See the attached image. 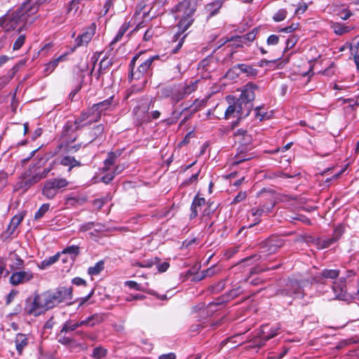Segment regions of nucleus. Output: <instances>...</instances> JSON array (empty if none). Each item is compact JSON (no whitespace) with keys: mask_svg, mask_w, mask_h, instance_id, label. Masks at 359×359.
Wrapping results in <instances>:
<instances>
[{"mask_svg":"<svg viewBox=\"0 0 359 359\" xmlns=\"http://www.w3.org/2000/svg\"><path fill=\"white\" fill-rule=\"evenodd\" d=\"M38 7L30 1L25 2L20 8L15 11H9L0 18V25L6 32L18 29L20 32L27 23L31 24L36 18Z\"/></svg>","mask_w":359,"mask_h":359,"instance_id":"nucleus-1","label":"nucleus"},{"mask_svg":"<svg viewBox=\"0 0 359 359\" xmlns=\"http://www.w3.org/2000/svg\"><path fill=\"white\" fill-rule=\"evenodd\" d=\"M138 59V56H135L132 59L130 67L131 69L130 74L129 76V79L131 81L133 80H141V81L137 84H134L132 86V91L137 92L143 89L145 86L147 79V77L149 74L151 70L152 63L159 59V55H154L152 57H149L148 59L142 62L140 65L137 67V69L135 70V61Z\"/></svg>","mask_w":359,"mask_h":359,"instance_id":"nucleus-2","label":"nucleus"},{"mask_svg":"<svg viewBox=\"0 0 359 359\" xmlns=\"http://www.w3.org/2000/svg\"><path fill=\"white\" fill-rule=\"evenodd\" d=\"M196 6L191 0H183L178 3L171 10L175 20H179L177 26L181 34L184 32L193 23V15Z\"/></svg>","mask_w":359,"mask_h":359,"instance_id":"nucleus-3","label":"nucleus"},{"mask_svg":"<svg viewBox=\"0 0 359 359\" xmlns=\"http://www.w3.org/2000/svg\"><path fill=\"white\" fill-rule=\"evenodd\" d=\"M53 308L49 290L36 294L26 300L25 311L27 314L37 316Z\"/></svg>","mask_w":359,"mask_h":359,"instance_id":"nucleus-4","label":"nucleus"},{"mask_svg":"<svg viewBox=\"0 0 359 359\" xmlns=\"http://www.w3.org/2000/svg\"><path fill=\"white\" fill-rule=\"evenodd\" d=\"M235 142L239 144L238 154L233 164L238 165L243 161L250 160L253 158L252 154H248L247 150L252 144L253 138L252 135L245 128H239L233 132Z\"/></svg>","mask_w":359,"mask_h":359,"instance_id":"nucleus-5","label":"nucleus"},{"mask_svg":"<svg viewBox=\"0 0 359 359\" xmlns=\"http://www.w3.org/2000/svg\"><path fill=\"white\" fill-rule=\"evenodd\" d=\"M276 294L292 299H302L304 295L300 283L296 280H288L283 287L277 290Z\"/></svg>","mask_w":359,"mask_h":359,"instance_id":"nucleus-6","label":"nucleus"},{"mask_svg":"<svg viewBox=\"0 0 359 359\" xmlns=\"http://www.w3.org/2000/svg\"><path fill=\"white\" fill-rule=\"evenodd\" d=\"M69 182L65 178H52L45 182L42 194L48 199H53L59 191L68 186Z\"/></svg>","mask_w":359,"mask_h":359,"instance_id":"nucleus-7","label":"nucleus"},{"mask_svg":"<svg viewBox=\"0 0 359 359\" xmlns=\"http://www.w3.org/2000/svg\"><path fill=\"white\" fill-rule=\"evenodd\" d=\"M118 102L114 100V96H111L108 99L95 104L92 106L90 111L93 115V118L89 121L90 123L99 121L101 116L107 111L112 110Z\"/></svg>","mask_w":359,"mask_h":359,"instance_id":"nucleus-8","label":"nucleus"},{"mask_svg":"<svg viewBox=\"0 0 359 359\" xmlns=\"http://www.w3.org/2000/svg\"><path fill=\"white\" fill-rule=\"evenodd\" d=\"M161 94L164 98H170L173 104H176L185 97L184 95H183L184 93L181 85H174L162 88L161 89Z\"/></svg>","mask_w":359,"mask_h":359,"instance_id":"nucleus-9","label":"nucleus"},{"mask_svg":"<svg viewBox=\"0 0 359 359\" xmlns=\"http://www.w3.org/2000/svg\"><path fill=\"white\" fill-rule=\"evenodd\" d=\"M53 307L57 304L72 299V289L65 287H58L55 290H49Z\"/></svg>","mask_w":359,"mask_h":359,"instance_id":"nucleus-10","label":"nucleus"},{"mask_svg":"<svg viewBox=\"0 0 359 359\" xmlns=\"http://www.w3.org/2000/svg\"><path fill=\"white\" fill-rule=\"evenodd\" d=\"M96 25L95 23L90 24L86 30L75 39V47L74 49L87 46L91 41L95 34Z\"/></svg>","mask_w":359,"mask_h":359,"instance_id":"nucleus-11","label":"nucleus"},{"mask_svg":"<svg viewBox=\"0 0 359 359\" xmlns=\"http://www.w3.org/2000/svg\"><path fill=\"white\" fill-rule=\"evenodd\" d=\"M233 73L236 75H239L241 73H244L248 76H255L257 74V70L248 65L238 64L229 70L227 76H231V74Z\"/></svg>","mask_w":359,"mask_h":359,"instance_id":"nucleus-12","label":"nucleus"},{"mask_svg":"<svg viewBox=\"0 0 359 359\" xmlns=\"http://www.w3.org/2000/svg\"><path fill=\"white\" fill-rule=\"evenodd\" d=\"M257 88L256 84L248 83L245 86L241 91V94L238 97L240 100L244 102V104H250V102L254 100L255 97V90Z\"/></svg>","mask_w":359,"mask_h":359,"instance_id":"nucleus-13","label":"nucleus"},{"mask_svg":"<svg viewBox=\"0 0 359 359\" xmlns=\"http://www.w3.org/2000/svg\"><path fill=\"white\" fill-rule=\"evenodd\" d=\"M283 245V241L278 236H271L265 242L263 247V252L268 254H272Z\"/></svg>","mask_w":359,"mask_h":359,"instance_id":"nucleus-14","label":"nucleus"},{"mask_svg":"<svg viewBox=\"0 0 359 359\" xmlns=\"http://www.w3.org/2000/svg\"><path fill=\"white\" fill-rule=\"evenodd\" d=\"M33 274L30 271H22L13 273L10 277V283L13 285L24 283L30 280Z\"/></svg>","mask_w":359,"mask_h":359,"instance_id":"nucleus-15","label":"nucleus"},{"mask_svg":"<svg viewBox=\"0 0 359 359\" xmlns=\"http://www.w3.org/2000/svg\"><path fill=\"white\" fill-rule=\"evenodd\" d=\"M332 290L335 294V299L343 301L346 299L347 294L344 278H340L338 281H335L333 283Z\"/></svg>","mask_w":359,"mask_h":359,"instance_id":"nucleus-16","label":"nucleus"},{"mask_svg":"<svg viewBox=\"0 0 359 359\" xmlns=\"http://www.w3.org/2000/svg\"><path fill=\"white\" fill-rule=\"evenodd\" d=\"M233 102L236 109V114L240 116H247L249 115L251 110V104H244V102L240 100L239 98H235Z\"/></svg>","mask_w":359,"mask_h":359,"instance_id":"nucleus-17","label":"nucleus"},{"mask_svg":"<svg viewBox=\"0 0 359 359\" xmlns=\"http://www.w3.org/2000/svg\"><path fill=\"white\" fill-rule=\"evenodd\" d=\"M226 0H214L208 4L205 9L208 13V17L211 18L217 14Z\"/></svg>","mask_w":359,"mask_h":359,"instance_id":"nucleus-18","label":"nucleus"},{"mask_svg":"<svg viewBox=\"0 0 359 359\" xmlns=\"http://www.w3.org/2000/svg\"><path fill=\"white\" fill-rule=\"evenodd\" d=\"M93 118L91 111L89 112H84L74 121L75 129H80L86 126L90 125L89 123L90 119Z\"/></svg>","mask_w":359,"mask_h":359,"instance_id":"nucleus-19","label":"nucleus"},{"mask_svg":"<svg viewBox=\"0 0 359 359\" xmlns=\"http://www.w3.org/2000/svg\"><path fill=\"white\" fill-rule=\"evenodd\" d=\"M205 205V199L204 198H200L196 196L194 198L191 206V215L190 217L195 218L197 217L198 211L201 210V208Z\"/></svg>","mask_w":359,"mask_h":359,"instance_id":"nucleus-20","label":"nucleus"},{"mask_svg":"<svg viewBox=\"0 0 359 359\" xmlns=\"http://www.w3.org/2000/svg\"><path fill=\"white\" fill-rule=\"evenodd\" d=\"M15 344L16 350L20 355L23 349L28 345V338L25 334L18 333L15 338Z\"/></svg>","mask_w":359,"mask_h":359,"instance_id":"nucleus-21","label":"nucleus"},{"mask_svg":"<svg viewBox=\"0 0 359 359\" xmlns=\"http://www.w3.org/2000/svg\"><path fill=\"white\" fill-rule=\"evenodd\" d=\"M60 164L64 166L69 168V171L75 167H80L81 163L79 161H77L74 156L66 155L62 157L60 160Z\"/></svg>","mask_w":359,"mask_h":359,"instance_id":"nucleus-22","label":"nucleus"},{"mask_svg":"<svg viewBox=\"0 0 359 359\" xmlns=\"http://www.w3.org/2000/svg\"><path fill=\"white\" fill-rule=\"evenodd\" d=\"M80 253V248L77 245H71L65 248L61 252L60 255H68L71 259V264H73L76 257Z\"/></svg>","mask_w":359,"mask_h":359,"instance_id":"nucleus-23","label":"nucleus"},{"mask_svg":"<svg viewBox=\"0 0 359 359\" xmlns=\"http://www.w3.org/2000/svg\"><path fill=\"white\" fill-rule=\"evenodd\" d=\"M104 313H94L92 316L88 317L85 319L87 326L93 327L96 325H98L104 321Z\"/></svg>","mask_w":359,"mask_h":359,"instance_id":"nucleus-24","label":"nucleus"},{"mask_svg":"<svg viewBox=\"0 0 359 359\" xmlns=\"http://www.w3.org/2000/svg\"><path fill=\"white\" fill-rule=\"evenodd\" d=\"M267 325H264L262 329V339L264 341L269 340L270 339L276 337L278 334L279 327H273L269 332Z\"/></svg>","mask_w":359,"mask_h":359,"instance_id":"nucleus-25","label":"nucleus"},{"mask_svg":"<svg viewBox=\"0 0 359 359\" xmlns=\"http://www.w3.org/2000/svg\"><path fill=\"white\" fill-rule=\"evenodd\" d=\"M339 240V236L332 237L329 238L318 239L316 241V245L318 249H325L330 247Z\"/></svg>","mask_w":359,"mask_h":359,"instance_id":"nucleus-26","label":"nucleus"},{"mask_svg":"<svg viewBox=\"0 0 359 359\" xmlns=\"http://www.w3.org/2000/svg\"><path fill=\"white\" fill-rule=\"evenodd\" d=\"M234 96H227L226 100L229 104V107L225 111L224 113V118L228 119L231 116H233L235 113H236V107L233 102Z\"/></svg>","mask_w":359,"mask_h":359,"instance_id":"nucleus-27","label":"nucleus"},{"mask_svg":"<svg viewBox=\"0 0 359 359\" xmlns=\"http://www.w3.org/2000/svg\"><path fill=\"white\" fill-rule=\"evenodd\" d=\"M104 269V262L103 260L97 262L94 266H90L88 269V273L91 276H97Z\"/></svg>","mask_w":359,"mask_h":359,"instance_id":"nucleus-28","label":"nucleus"},{"mask_svg":"<svg viewBox=\"0 0 359 359\" xmlns=\"http://www.w3.org/2000/svg\"><path fill=\"white\" fill-rule=\"evenodd\" d=\"M111 65L112 62L111 61V60H109L107 58H103L102 60H101V61L100 62L97 73L95 74L96 76V79H99L100 76L102 74H104L105 71Z\"/></svg>","mask_w":359,"mask_h":359,"instance_id":"nucleus-29","label":"nucleus"},{"mask_svg":"<svg viewBox=\"0 0 359 359\" xmlns=\"http://www.w3.org/2000/svg\"><path fill=\"white\" fill-rule=\"evenodd\" d=\"M339 275V271L337 269H324L320 274V278L336 279Z\"/></svg>","mask_w":359,"mask_h":359,"instance_id":"nucleus-30","label":"nucleus"},{"mask_svg":"<svg viewBox=\"0 0 359 359\" xmlns=\"http://www.w3.org/2000/svg\"><path fill=\"white\" fill-rule=\"evenodd\" d=\"M60 256V253H57L53 256L47 257L44 259L40 264L39 268L41 269H45L47 267L51 266L52 264H55L58 259Z\"/></svg>","mask_w":359,"mask_h":359,"instance_id":"nucleus-31","label":"nucleus"},{"mask_svg":"<svg viewBox=\"0 0 359 359\" xmlns=\"http://www.w3.org/2000/svg\"><path fill=\"white\" fill-rule=\"evenodd\" d=\"M129 27H130V23L125 22L120 27L117 34L116 35L114 39L111 41L110 45L112 46L114 43L119 41L122 39L124 34L128 30Z\"/></svg>","mask_w":359,"mask_h":359,"instance_id":"nucleus-32","label":"nucleus"},{"mask_svg":"<svg viewBox=\"0 0 359 359\" xmlns=\"http://www.w3.org/2000/svg\"><path fill=\"white\" fill-rule=\"evenodd\" d=\"M250 214L252 217H254L252 219L253 224L250 225V227H251L260 222V217L263 215L264 212L263 210H262V209H260L259 208H252L250 210Z\"/></svg>","mask_w":359,"mask_h":359,"instance_id":"nucleus-33","label":"nucleus"},{"mask_svg":"<svg viewBox=\"0 0 359 359\" xmlns=\"http://www.w3.org/2000/svg\"><path fill=\"white\" fill-rule=\"evenodd\" d=\"M198 82V81H191L189 83L181 86L184 93L183 95L187 97L194 92L197 89Z\"/></svg>","mask_w":359,"mask_h":359,"instance_id":"nucleus-34","label":"nucleus"},{"mask_svg":"<svg viewBox=\"0 0 359 359\" xmlns=\"http://www.w3.org/2000/svg\"><path fill=\"white\" fill-rule=\"evenodd\" d=\"M103 132L104 126L102 124H99L96 126L95 128H93V129L91 130L90 133V140H89L88 143L93 142L95 139L101 136Z\"/></svg>","mask_w":359,"mask_h":359,"instance_id":"nucleus-35","label":"nucleus"},{"mask_svg":"<svg viewBox=\"0 0 359 359\" xmlns=\"http://www.w3.org/2000/svg\"><path fill=\"white\" fill-rule=\"evenodd\" d=\"M13 263L11 264L12 270L20 269L23 266L24 261L16 254L11 255Z\"/></svg>","mask_w":359,"mask_h":359,"instance_id":"nucleus-36","label":"nucleus"},{"mask_svg":"<svg viewBox=\"0 0 359 359\" xmlns=\"http://www.w3.org/2000/svg\"><path fill=\"white\" fill-rule=\"evenodd\" d=\"M107 354V350L102 346L95 347L92 353V357L95 359H102Z\"/></svg>","mask_w":359,"mask_h":359,"instance_id":"nucleus-37","label":"nucleus"},{"mask_svg":"<svg viewBox=\"0 0 359 359\" xmlns=\"http://www.w3.org/2000/svg\"><path fill=\"white\" fill-rule=\"evenodd\" d=\"M158 262V259L157 257H154L151 259L143 261L142 262H137L133 264L134 266H137L142 268H151L154 265L157 264Z\"/></svg>","mask_w":359,"mask_h":359,"instance_id":"nucleus-38","label":"nucleus"},{"mask_svg":"<svg viewBox=\"0 0 359 359\" xmlns=\"http://www.w3.org/2000/svg\"><path fill=\"white\" fill-rule=\"evenodd\" d=\"M76 329V325H75L72 320H67L62 325V327L60 332L59 335L66 334L69 332L74 331Z\"/></svg>","mask_w":359,"mask_h":359,"instance_id":"nucleus-39","label":"nucleus"},{"mask_svg":"<svg viewBox=\"0 0 359 359\" xmlns=\"http://www.w3.org/2000/svg\"><path fill=\"white\" fill-rule=\"evenodd\" d=\"M66 55H62L56 58L55 60L50 61L48 64H46V71L53 72L55 67L57 66L60 61H62L65 59Z\"/></svg>","mask_w":359,"mask_h":359,"instance_id":"nucleus-40","label":"nucleus"},{"mask_svg":"<svg viewBox=\"0 0 359 359\" xmlns=\"http://www.w3.org/2000/svg\"><path fill=\"white\" fill-rule=\"evenodd\" d=\"M335 34L341 35L348 32L346 27L343 26L341 24L337 22H332L331 25Z\"/></svg>","mask_w":359,"mask_h":359,"instance_id":"nucleus-41","label":"nucleus"},{"mask_svg":"<svg viewBox=\"0 0 359 359\" xmlns=\"http://www.w3.org/2000/svg\"><path fill=\"white\" fill-rule=\"evenodd\" d=\"M287 12L285 9L282 8L278 10L273 16V20L275 22H281L287 17Z\"/></svg>","mask_w":359,"mask_h":359,"instance_id":"nucleus-42","label":"nucleus"},{"mask_svg":"<svg viewBox=\"0 0 359 359\" xmlns=\"http://www.w3.org/2000/svg\"><path fill=\"white\" fill-rule=\"evenodd\" d=\"M351 53L354 55V62L359 70V41L351 47Z\"/></svg>","mask_w":359,"mask_h":359,"instance_id":"nucleus-43","label":"nucleus"},{"mask_svg":"<svg viewBox=\"0 0 359 359\" xmlns=\"http://www.w3.org/2000/svg\"><path fill=\"white\" fill-rule=\"evenodd\" d=\"M50 205L48 203L43 204L35 213L34 219H39L40 218H41L44 215V214L48 211Z\"/></svg>","mask_w":359,"mask_h":359,"instance_id":"nucleus-44","label":"nucleus"},{"mask_svg":"<svg viewBox=\"0 0 359 359\" xmlns=\"http://www.w3.org/2000/svg\"><path fill=\"white\" fill-rule=\"evenodd\" d=\"M116 156L113 154H109L104 161V171H107L115 163Z\"/></svg>","mask_w":359,"mask_h":359,"instance_id":"nucleus-45","label":"nucleus"},{"mask_svg":"<svg viewBox=\"0 0 359 359\" xmlns=\"http://www.w3.org/2000/svg\"><path fill=\"white\" fill-rule=\"evenodd\" d=\"M124 285L132 290H135L137 291H145L144 287H143L140 284L133 280H127L124 283Z\"/></svg>","mask_w":359,"mask_h":359,"instance_id":"nucleus-46","label":"nucleus"},{"mask_svg":"<svg viewBox=\"0 0 359 359\" xmlns=\"http://www.w3.org/2000/svg\"><path fill=\"white\" fill-rule=\"evenodd\" d=\"M25 215L23 213H19L15 215L11 220L10 225L17 228L21 223L24 218Z\"/></svg>","mask_w":359,"mask_h":359,"instance_id":"nucleus-47","label":"nucleus"},{"mask_svg":"<svg viewBox=\"0 0 359 359\" xmlns=\"http://www.w3.org/2000/svg\"><path fill=\"white\" fill-rule=\"evenodd\" d=\"M217 273V270L215 266H212L208 268L206 270H204L201 272V276L199 279H203L206 277H211Z\"/></svg>","mask_w":359,"mask_h":359,"instance_id":"nucleus-48","label":"nucleus"},{"mask_svg":"<svg viewBox=\"0 0 359 359\" xmlns=\"http://www.w3.org/2000/svg\"><path fill=\"white\" fill-rule=\"evenodd\" d=\"M32 185L34 184L31 183L30 180L28 178H26L22 180L18 184V189H23V191H25L28 189H29Z\"/></svg>","mask_w":359,"mask_h":359,"instance_id":"nucleus-49","label":"nucleus"},{"mask_svg":"<svg viewBox=\"0 0 359 359\" xmlns=\"http://www.w3.org/2000/svg\"><path fill=\"white\" fill-rule=\"evenodd\" d=\"M297 38L295 36L292 35L290 37H289L287 39L286 43H285V51L291 49L292 48H293L295 46V44L297 43Z\"/></svg>","mask_w":359,"mask_h":359,"instance_id":"nucleus-50","label":"nucleus"},{"mask_svg":"<svg viewBox=\"0 0 359 359\" xmlns=\"http://www.w3.org/2000/svg\"><path fill=\"white\" fill-rule=\"evenodd\" d=\"M25 41V36L23 34L19 36L13 44V50H19L22 46Z\"/></svg>","mask_w":359,"mask_h":359,"instance_id":"nucleus-51","label":"nucleus"},{"mask_svg":"<svg viewBox=\"0 0 359 359\" xmlns=\"http://www.w3.org/2000/svg\"><path fill=\"white\" fill-rule=\"evenodd\" d=\"M74 140H75V137L72 140L70 144H67V150L68 152L75 153L81 147L82 143L76 144H72V143Z\"/></svg>","mask_w":359,"mask_h":359,"instance_id":"nucleus-52","label":"nucleus"},{"mask_svg":"<svg viewBox=\"0 0 359 359\" xmlns=\"http://www.w3.org/2000/svg\"><path fill=\"white\" fill-rule=\"evenodd\" d=\"M274 201L271 200L269 204H264L262 206H260L259 208L262 209V210H263L264 214H268L271 212L272 209L274 207Z\"/></svg>","mask_w":359,"mask_h":359,"instance_id":"nucleus-53","label":"nucleus"},{"mask_svg":"<svg viewBox=\"0 0 359 359\" xmlns=\"http://www.w3.org/2000/svg\"><path fill=\"white\" fill-rule=\"evenodd\" d=\"M262 108L261 107H257L255 109V118L259 119V121H262L266 118V113L262 111Z\"/></svg>","mask_w":359,"mask_h":359,"instance_id":"nucleus-54","label":"nucleus"},{"mask_svg":"<svg viewBox=\"0 0 359 359\" xmlns=\"http://www.w3.org/2000/svg\"><path fill=\"white\" fill-rule=\"evenodd\" d=\"M279 36L276 34L270 35L266 40V43L269 46H275L278 43Z\"/></svg>","mask_w":359,"mask_h":359,"instance_id":"nucleus-55","label":"nucleus"},{"mask_svg":"<svg viewBox=\"0 0 359 359\" xmlns=\"http://www.w3.org/2000/svg\"><path fill=\"white\" fill-rule=\"evenodd\" d=\"M246 192L245 191H241L239 192L233 199L232 204H236L241 201H243L246 198Z\"/></svg>","mask_w":359,"mask_h":359,"instance_id":"nucleus-56","label":"nucleus"},{"mask_svg":"<svg viewBox=\"0 0 359 359\" xmlns=\"http://www.w3.org/2000/svg\"><path fill=\"white\" fill-rule=\"evenodd\" d=\"M225 281L224 280L218 282L216 285L212 286V291L213 292H219L224 288Z\"/></svg>","mask_w":359,"mask_h":359,"instance_id":"nucleus-57","label":"nucleus"},{"mask_svg":"<svg viewBox=\"0 0 359 359\" xmlns=\"http://www.w3.org/2000/svg\"><path fill=\"white\" fill-rule=\"evenodd\" d=\"M80 4V0H72L68 6L67 12L69 13L71 11L74 10L75 12L79 9V4Z\"/></svg>","mask_w":359,"mask_h":359,"instance_id":"nucleus-58","label":"nucleus"},{"mask_svg":"<svg viewBox=\"0 0 359 359\" xmlns=\"http://www.w3.org/2000/svg\"><path fill=\"white\" fill-rule=\"evenodd\" d=\"M115 0H105V3L104 4V10H103V15H106L109 9L113 6L114 2Z\"/></svg>","mask_w":359,"mask_h":359,"instance_id":"nucleus-59","label":"nucleus"},{"mask_svg":"<svg viewBox=\"0 0 359 359\" xmlns=\"http://www.w3.org/2000/svg\"><path fill=\"white\" fill-rule=\"evenodd\" d=\"M28 179L30 180L31 183L34 184L44 178L42 177L41 172H38L36 174H34V175L28 177Z\"/></svg>","mask_w":359,"mask_h":359,"instance_id":"nucleus-60","label":"nucleus"},{"mask_svg":"<svg viewBox=\"0 0 359 359\" xmlns=\"http://www.w3.org/2000/svg\"><path fill=\"white\" fill-rule=\"evenodd\" d=\"M60 338L58 339V342L63 344V345H68L70 344L73 339L69 337H67L65 335H59Z\"/></svg>","mask_w":359,"mask_h":359,"instance_id":"nucleus-61","label":"nucleus"},{"mask_svg":"<svg viewBox=\"0 0 359 359\" xmlns=\"http://www.w3.org/2000/svg\"><path fill=\"white\" fill-rule=\"evenodd\" d=\"M54 163H51L47 168H44L43 171H39L43 178H46L49 172L53 169Z\"/></svg>","mask_w":359,"mask_h":359,"instance_id":"nucleus-62","label":"nucleus"},{"mask_svg":"<svg viewBox=\"0 0 359 359\" xmlns=\"http://www.w3.org/2000/svg\"><path fill=\"white\" fill-rule=\"evenodd\" d=\"M154 30L152 28L147 29L144 34L143 39L145 41H149L154 35Z\"/></svg>","mask_w":359,"mask_h":359,"instance_id":"nucleus-63","label":"nucleus"},{"mask_svg":"<svg viewBox=\"0 0 359 359\" xmlns=\"http://www.w3.org/2000/svg\"><path fill=\"white\" fill-rule=\"evenodd\" d=\"M351 15H352V13L351 12V11L344 9L341 11L340 18L344 20H346L348 19Z\"/></svg>","mask_w":359,"mask_h":359,"instance_id":"nucleus-64","label":"nucleus"}]
</instances>
